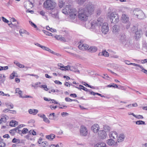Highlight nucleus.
Returning <instances> with one entry per match:
<instances>
[{
  "label": "nucleus",
  "mask_w": 147,
  "mask_h": 147,
  "mask_svg": "<svg viewBox=\"0 0 147 147\" xmlns=\"http://www.w3.org/2000/svg\"><path fill=\"white\" fill-rule=\"evenodd\" d=\"M62 12L63 13L65 14H69V11H67L65 9H63L62 11Z\"/></svg>",
  "instance_id": "58"
},
{
  "label": "nucleus",
  "mask_w": 147,
  "mask_h": 147,
  "mask_svg": "<svg viewBox=\"0 0 147 147\" xmlns=\"http://www.w3.org/2000/svg\"><path fill=\"white\" fill-rule=\"evenodd\" d=\"M88 51L91 53H94L97 50V48L94 46L90 47L88 49Z\"/></svg>",
  "instance_id": "20"
},
{
  "label": "nucleus",
  "mask_w": 147,
  "mask_h": 147,
  "mask_svg": "<svg viewBox=\"0 0 147 147\" xmlns=\"http://www.w3.org/2000/svg\"><path fill=\"white\" fill-rule=\"evenodd\" d=\"M5 143L2 142H0V146L1 147H5Z\"/></svg>",
  "instance_id": "59"
},
{
  "label": "nucleus",
  "mask_w": 147,
  "mask_h": 147,
  "mask_svg": "<svg viewBox=\"0 0 147 147\" xmlns=\"http://www.w3.org/2000/svg\"><path fill=\"white\" fill-rule=\"evenodd\" d=\"M125 136L123 133L119 135V136L117 139L118 142H121L123 141L125 139Z\"/></svg>",
  "instance_id": "16"
},
{
  "label": "nucleus",
  "mask_w": 147,
  "mask_h": 147,
  "mask_svg": "<svg viewBox=\"0 0 147 147\" xmlns=\"http://www.w3.org/2000/svg\"><path fill=\"white\" fill-rule=\"evenodd\" d=\"M125 46H129L130 45H131L132 44V42L131 41L129 40H126V42H125V44H124Z\"/></svg>",
  "instance_id": "30"
},
{
  "label": "nucleus",
  "mask_w": 147,
  "mask_h": 147,
  "mask_svg": "<svg viewBox=\"0 0 147 147\" xmlns=\"http://www.w3.org/2000/svg\"><path fill=\"white\" fill-rule=\"evenodd\" d=\"M43 121L47 123H49L50 122V121L49 120V119L46 117V116L45 115L43 114Z\"/></svg>",
  "instance_id": "37"
},
{
  "label": "nucleus",
  "mask_w": 147,
  "mask_h": 147,
  "mask_svg": "<svg viewBox=\"0 0 147 147\" xmlns=\"http://www.w3.org/2000/svg\"><path fill=\"white\" fill-rule=\"evenodd\" d=\"M65 9L67 11H69V14L70 12L72 11V10L73 9V8H71V5H70L69 4L66 5Z\"/></svg>",
  "instance_id": "21"
},
{
  "label": "nucleus",
  "mask_w": 147,
  "mask_h": 147,
  "mask_svg": "<svg viewBox=\"0 0 147 147\" xmlns=\"http://www.w3.org/2000/svg\"><path fill=\"white\" fill-rule=\"evenodd\" d=\"M84 44H81L79 45L78 47L80 49L84 50Z\"/></svg>",
  "instance_id": "52"
},
{
  "label": "nucleus",
  "mask_w": 147,
  "mask_h": 147,
  "mask_svg": "<svg viewBox=\"0 0 147 147\" xmlns=\"http://www.w3.org/2000/svg\"><path fill=\"white\" fill-rule=\"evenodd\" d=\"M29 22L32 26L34 27V28H36L37 30H38V28H37V26L34 23H33L31 21H30Z\"/></svg>",
  "instance_id": "44"
},
{
  "label": "nucleus",
  "mask_w": 147,
  "mask_h": 147,
  "mask_svg": "<svg viewBox=\"0 0 147 147\" xmlns=\"http://www.w3.org/2000/svg\"><path fill=\"white\" fill-rule=\"evenodd\" d=\"M129 17L126 14H122L121 17V21L123 23H127L129 22Z\"/></svg>",
  "instance_id": "11"
},
{
  "label": "nucleus",
  "mask_w": 147,
  "mask_h": 147,
  "mask_svg": "<svg viewBox=\"0 0 147 147\" xmlns=\"http://www.w3.org/2000/svg\"><path fill=\"white\" fill-rule=\"evenodd\" d=\"M88 92H89V94H91L93 95H95V92H94L93 91H92V90L91 89H89V91H88Z\"/></svg>",
  "instance_id": "55"
},
{
  "label": "nucleus",
  "mask_w": 147,
  "mask_h": 147,
  "mask_svg": "<svg viewBox=\"0 0 147 147\" xmlns=\"http://www.w3.org/2000/svg\"><path fill=\"white\" fill-rule=\"evenodd\" d=\"M137 29V28L134 26L131 28V30L133 32L135 33Z\"/></svg>",
  "instance_id": "48"
},
{
  "label": "nucleus",
  "mask_w": 147,
  "mask_h": 147,
  "mask_svg": "<svg viewBox=\"0 0 147 147\" xmlns=\"http://www.w3.org/2000/svg\"><path fill=\"white\" fill-rule=\"evenodd\" d=\"M18 122L12 120L9 123V125L12 127H15L16 125H17Z\"/></svg>",
  "instance_id": "25"
},
{
  "label": "nucleus",
  "mask_w": 147,
  "mask_h": 147,
  "mask_svg": "<svg viewBox=\"0 0 147 147\" xmlns=\"http://www.w3.org/2000/svg\"><path fill=\"white\" fill-rule=\"evenodd\" d=\"M56 116L54 113H52L50 114L49 116V119H50L54 120V117Z\"/></svg>",
  "instance_id": "32"
},
{
  "label": "nucleus",
  "mask_w": 147,
  "mask_h": 147,
  "mask_svg": "<svg viewBox=\"0 0 147 147\" xmlns=\"http://www.w3.org/2000/svg\"><path fill=\"white\" fill-rule=\"evenodd\" d=\"M45 50L49 52L50 53L52 54H55V52L54 51H52V50L50 49L49 48L47 47H46Z\"/></svg>",
  "instance_id": "41"
},
{
  "label": "nucleus",
  "mask_w": 147,
  "mask_h": 147,
  "mask_svg": "<svg viewBox=\"0 0 147 147\" xmlns=\"http://www.w3.org/2000/svg\"><path fill=\"white\" fill-rule=\"evenodd\" d=\"M16 65L20 68H23L25 67V66L24 65H22L20 63H19L18 64H16Z\"/></svg>",
  "instance_id": "51"
},
{
  "label": "nucleus",
  "mask_w": 147,
  "mask_h": 147,
  "mask_svg": "<svg viewBox=\"0 0 147 147\" xmlns=\"http://www.w3.org/2000/svg\"><path fill=\"white\" fill-rule=\"evenodd\" d=\"M55 135L53 134H51L50 135H47L46 136V138L48 139L53 140L55 138Z\"/></svg>",
  "instance_id": "29"
},
{
  "label": "nucleus",
  "mask_w": 147,
  "mask_h": 147,
  "mask_svg": "<svg viewBox=\"0 0 147 147\" xmlns=\"http://www.w3.org/2000/svg\"><path fill=\"white\" fill-rule=\"evenodd\" d=\"M56 3L53 0H47L43 3V7L47 10H51L49 12L53 17L57 18V11L55 8Z\"/></svg>",
  "instance_id": "2"
},
{
  "label": "nucleus",
  "mask_w": 147,
  "mask_h": 147,
  "mask_svg": "<svg viewBox=\"0 0 147 147\" xmlns=\"http://www.w3.org/2000/svg\"><path fill=\"white\" fill-rule=\"evenodd\" d=\"M9 111H11L14 112L15 113H16V111L15 110H9L7 109H5L3 111L4 113H6V111L8 112Z\"/></svg>",
  "instance_id": "50"
},
{
  "label": "nucleus",
  "mask_w": 147,
  "mask_h": 147,
  "mask_svg": "<svg viewBox=\"0 0 147 147\" xmlns=\"http://www.w3.org/2000/svg\"><path fill=\"white\" fill-rule=\"evenodd\" d=\"M22 134H26L28 132V129L27 128H24L22 130Z\"/></svg>",
  "instance_id": "45"
},
{
  "label": "nucleus",
  "mask_w": 147,
  "mask_h": 147,
  "mask_svg": "<svg viewBox=\"0 0 147 147\" xmlns=\"http://www.w3.org/2000/svg\"><path fill=\"white\" fill-rule=\"evenodd\" d=\"M19 32L20 34H26L28 35H29V33L28 32L23 29H20Z\"/></svg>",
  "instance_id": "31"
},
{
  "label": "nucleus",
  "mask_w": 147,
  "mask_h": 147,
  "mask_svg": "<svg viewBox=\"0 0 147 147\" xmlns=\"http://www.w3.org/2000/svg\"><path fill=\"white\" fill-rule=\"evenodd\" d=\"M73 68L74 67L73 66L67 65V66H64V69H65V70H69L71 71H74V70L73 69Z\"/></svg>",
  "instance_id": "26"
},
{
  "label": "nucleus",
  "mask_w": 147,
  "mask_h": 147,
  "mask_svg": "<svg viewBox=\"0 0 147 147\" xmlns=\"http://www.w3.org/2000/svg\"><path fill=\"white\" fill-rule=\"evenodd\" d=\"M103 19L102 18L100 17L98 18L96 21H93L91 23H89L91 25V28L92 29L99 28V26H101L103 24Z\"/></svg>",
  "instance_id": "5"
},
{
  "label": "nucleus",
  "mask_w": 147,
  "mask_h": 147,
  "mask_svg": "<svg viewBox=\"0 0 147 147\" xmlns=\"http://www.w3.org/2000/svg\"><path fill=\"white\" fill-rule=\"evenodd\" d=\"M55 37L58 40L62 41H65V39L61 35H56L55 36Z\"/></svg>",
  "instance_id": "23"
},
{
  "label": "nucleus",
  "mask_w": 147,
  "mask_h": 147,
  "mask_svg": "<svg viewBox=\"0 0 147 147\" xmlns=\"http://www.w3.org/2000/svg\"><path fill=\"white\" fill-rule=\"evenodd\" d=\"M98 56H104L105 57H108L109 56V53L105 50L103 51L102 52L99 53Z\"/></svg>",
  "instance_id": "19"
},
{
  "label": "nucleus",
  "mask_w": 147,
  "mask_h": 147,
  "mask_svg": "<svg viewBox=\"0 0 147 147\" xmlns=\"http://www.w3.org/2000/svg\"><path fill=\"white\" fill-rule=\"evenodd\" d=\"M99 127L98 125L94 124L91 127V129L94 133H96L99 129Z\"/></svg>",
  "instance_id": "15"
},
{
  "label": "nucleus",
  "mask_w": 147,
  "mask_h": 147,
  "mask_svg": "<svg viewBox=\"0 0 147 147\" xmlns=\"http://www.w3.org/2000/svg\"><path fill=\"white\" fill-rule=\"evenodd\" d=\"M42 31L44 33H45V34H46V35H48L49 36H52V34L51 33L47 31L43 30H42Z\"/></svg>",
  "instance_id": "40"
},
{
  "label": "nucleus",
  "mask_w": 147,
  "mask_h": 147,
  "mask_svg": "<svg viewBox=\"0 0 147 147\" xmlns=\"http://www.w3.org/2000/svg\"><path fill=\"white\" fill-rule=\"evenodd\" d=\"M110 138L112 139H115L118 136V134L116 131H111L109 133Z\"/></svg>",
  "instance_id": "14"
},
{
  "label": "nucleus",
  "mask_w": 147,
  "mask_h": 147,
  "mask_svg": "<svg viewBox=\"0 0 147 147\" xmlns=\"http://www.w3.org/2000/svg\"><path fill=\"white\" fill-rule=\"evenodd\" d=\"M13 142L16 143L17 144L19 143L20 142V140L19 139H17L16 138H14L12 141Z\"/></svg>",
  "instance_id": "42"
},
{
  "label": "nucleus",
  "mask_w": 147,
  "mask_h": 147,
  "mask_svg": "<svg viewBox=\"0 0 147 147\" xmlns=\"http://www.w3.org/2000/svg\"><path fill=\"white\" fill-rule=\"evenodd\" d=\"M130 65H133L134 66L138 67H140V68H143L142 66H141L139 64H136L135 63H131Z\"/></svg>",
  "instance_id": "46"
},
{
  "label": "nucleus",
  "mask_w": 147,
  "mask_h": 147,
  "mask_svg": "<svg viewBox=\"0 0 147 147\" xmlns=\"http://www.w3.org/2000/svg\"><path fill=\"white\" fill-rule=\"evenodd\" d=\"M119 26L117 25L113 26L112 28V31L113 33L115 34L118 33L119 31Z\"/></svg>",
  "instance_id": "13"
},
{
  "label": "nucleus",
  "mask_w": 147,
  "mask_h": 147,
  "mask_svg": "<svg viewBox=\"0 0 147 147\" xmlns=\"http://www.w3.org/2000/svg\"><path fill=\"white\" fill-rule=\"evenodd\" d=\"M41 88H44V89L46 91H47L48 90V88H47V86L46 85H41L40 86Z\"/></svg>",
  "instance_id": "49"
},
{
  "label": "nucleus",
  "mask_w": 147,
  "mask_h": 147,
  "mask_svg": "<svg viewBox=\"0 0 147 147\" xmlns=\"http://www.w3.org/2000/svg\"><path fill=\"white\" fill-rule=\"evenodd\" d=\"M111 138L107 140L106 143L109 145L110 146H117V143L116 141Z\"/></svg>",
  "instance_id": "9"
},
{
  "label": "nucleus",
  "mask_w": 147,
  "mask_h": 147,
  "mask_svg": "<svg viewBox=\"0 0 147 147\" xmlns=\"http://www.w3.org/2000/svg\"><path fill=\"white\" fill-rule=\"evenodd\" d=\"M103 128L106 131H109L110 129V127L107 125H105L104 126Z\"/></svg>",
  "instance_id": "38"
},
{
  "label": "nucleus",
  "mask_w": 147,
  "mask_h": 147,
  "mask_svg": "<svg viewBox=\"0 0 147 147\" xmlns=\"http://www.w3.org/2000/svg\"><path fill=\"white\" fill-rule=\"evenodd\" d=\"M24 6L27 9H29L32 8L33 7V1L29 0L24 2Z\"/></svg>",
  "instance_id": "6"
},
{
  "label": "nucleus",
  "mask_w": 147,
  "mask_h": 147,
  "mask_svg": "<svg viewBox=\"0 0 147 147\" xmlns=\"http://www.w3.org/2000/svg\"><path fill=\"white\" fill-rule=\"evenodd\" d=\"M1 68L2 70H6L8 69V67L7 66H5L4 67H2Z\"/></svg>",
  "instance_id": "60"
},
{
  "label": "nucleus",
  "mask_w": 147,
  "mask_h": 147,
  "mask_svg": "<svg viewBox=\"0 0 147 147\" xmlns=\"http://www.w3.org/2000/svg\"><path fill=\"white\" fill-rule=\"evenodd\" d=\"M142 34V32L140 30H137L135 32V36L137 37H140Z\"/></svg>",
  "instance_id": "24"
},
{
  "label": "nucleus",
  "mask_w": 147,
  "mask_h": 147,
  "mask_svg": "<svg viewBox=\"0 0 147 147\" xmlns=\"http://www.w3.org/2000/svg\"><path fill=\"white\" fill-rule=\"evenodd\" d=\"M65 3L63 2V0H59V6L60 8H62L64 5Z\"/></svg>",
  "instance_id": "28"
},
{
  "label": "nucleus",
  "mask_w": 147,
  "mask_h": 147,
  "mask_svg": "<svg viewBox=\"0 0 147 147\" xmlns=\"http://www.w3.org/2000/svg\"><path fill=\"white\" fill-rule=\"evenodd\" d=\"M89 46L86 44H84V49L86 50L88 49Z\"/></svg>",
  "instance_id": "64"
},
{
  "label": "nucleus",
  "mask_w": 147,
  "mask_h": 147,
  "mask_svg": "<svg viewBox=\"0 0 147 147\" xmlns=\"http://www.w3.org/2000/svg\"><path fill=\"white\" fill-rule=\"evenodd\" d=\"M80 132V135L83 136H86L88 134L87 130L86 127L84 126L81 127Z\"/></svg>",
  "instance_id": "8"
},
{
  "label": "nucleus",
  "mask_w": 147,
  "mask_h": 147,
  "mask_svg": "<svg viewBox=\"0 0 147 147\" xmlns=\"http://www.w3.org/2000/svg\"><path fill=\"white\" fill-rule=\"evenodd\" d=\"M42 146L45 147L47 145L48 143L47 142H42Z\"/></svg>",
  "instance_id": "62"
},
{
  "label": "nucleus",
  "mask_w": 147,
  "mask_h": 147,
  "mask_svg": "<svg viewBox=\"0 0 147 147\" xmlns=\"http://www.w3.org/2000/svg\"><path fill=\"white\" fill-rule=\"evenodd\" d=\"M120 40L122 43L123 44H125V42L127 40L126 39V37L125 35L123 34H120Z\"/></svg>",
  "instance_id": "17"
},
{
  "label": "nucleus",
  "mask_w": 147,
  "mask_h": 147,
  "mask_svg": "<svg viewBox=\"0 0 147 147\" xmlns=\"http://www.w3.org/2000/svg\"><path fill=\"white\" fill-rule=\"evenodd\" d=\"M65 100L67 102H71L74 100V99H72L68 97H66L65 98Z\"/></svg>",
  "instance_id": "54"
},
{
  "label": "nucleus",
  "mask_w": 147,
  "mask_h": 147,
  "mask_svg": "<svg viewBox=\"0 0 147 147\" xmlns=\"http://www.w3.org/2000/svg\"><path fill=\"white\" fill-rule=\"evenodd\" d=\"M142 47L143 49L144 50H145L146 51H147V45L146 42L144 41L143 42Z\"/></svg>",
  "instance_id": "34"
},
{
  "label": "nucleus",
  "mask_w": 147,
  "mask_h": 147,
  "mask_svg": "<svg viewBox=\"0 0 147 147\" xmlns=\"http://www.w3.org/2000/svg\"><path fill=\"white\" fill-rule=\"evenodd\" d=\"M50 103H54L55 104H59V105H60L58 103V102H57L54 99H51V100L50 101Z\"/></svg>",
  "instance_id": "53"
},
{
  "label": "nucleus",
  "mask_w": 147,
  "mask_h": 147,
  "mask_svg": "<svg viewBox=\"0 0 147 147\" xmlns=\"http://www.w3.org/2000/svg\"><path fill=\"white\" fill-rule=\"evenodd\" d=\"M136 118L138 119H142L143 118V116L140 115H137L136 116Z\"/></svg>",
  "instance_id": "57"
},
{
  "label": "nucleus",
  "mask_w": 147,
  "mask_h": 147,
  "mask_svg": "<svg viewBox=\"0 0 147 147\" xmlns=\"http://www.w3.org/2000/svg\"><path fill=\"white\" fill-rule=\"evenodd\" d=\"M6 117H7L6 115L3 116L1 117V119H0V124L1 123V121H3L4 122H5L6 121Z\"/></svg>",
  "instance_id": "36"
},
{
  "label": "nucleus",
  "mask_w": 147,
  "mask_h": 147,
  "mask_svg": "<svg viewBox=\"0 0 147 147\" xmlns=\"http://www.w3.org/2000/svg\"><path fill=\"white\" fill-rule=\"evenodd\" d=\"M136 123L137 125L145 124V122L141 120L137 121L136 122Z\"/></svg>",
  "instance_id": "35"
},
{
  "label": "nucleus",
  "mask_w": 147,
  "mask_h": 147,
  "mask_svg": "<svg viewBox=\"0 0 147 147\" xmlns=\"http://www.w3.org/2000/svg\"><path fill=\"white\" fill-rule=\"evenodd\" d=\"M16 74V73H15V72L13 71L10 76V78L11 79H13L14 78L15 76H16V75H15Z\"/></svg>",
  "instance_id": "47"
},
{
  "label": "nucleus",
  "mask_w": 147,
  "mask_h": 147,
  "mask_svg": "<svg viewBox=\"0 0 147 147\" xmlns=\"http://www.w3.org/2000/svg\"><path fill=\"white\" fill-rule=\"evenodd\" d=\"M107 16L111 23L116 24L119 21V17L118 13L115 11H111L110 8L108 10Z\"/></svg>",
  "instance_id": "3"
},
{
  "label": "nucleus",
  "mask_w": 147,
  "mask_h": 147,
  "mask_svg": "<svg viewBox=\"0 0 147 147\" xmlns=\"http://www.w3.org/2000/svg\"><path fill=\"white\" fill-rule=\"evenodd\" d=\"M86 0H76L77 3L80 5H82L85 2Z\"/></svg>",
  "instance_id": "33"
},
{
  "label": "nucleus",
  "mask_w": 147,
  "mask_h": 147,
  "mask_svg": "<svg viewBox=\"0 0 147 147\" xmlns=\"http://www.w3.org/2000/svg\"><path fill=\"white\" fill-rule=\"evenodd\" d=\"M2 18L3 21L5 22L6 23H8L9 22V21L7 20L5 18L3 17H2Z\"/></svg>",
  "instance_id": "56"
},
{
  "label": "nucleus",
  "mask_w": 147,
  "mask_h": 147,
  "mask_svg": "<svg viewBox=\"0 0 147 147\" xmlns=\"http://www.w3.org/2000/svg\"><path fill=\"white\" fill-rule=\"evenodd\" d=\"M28 111L30 114L35 115L38 113V110L36 109H30L28 110Z\"/></svg>",
  "instance_id": "18"
},
{
  "label": "nucleus",
  "mask_w": 147,
  "mask_h": 147,
  "mask_svg": "<svg viewBox=\"0 0 147 147\" xmlns=\"http://www.w3.org/2000/svg\"><path fill=\"white\" fill-rule=\"evenodd\" d=\"M16 93H18L20 95H22V92L20 90L19 88H18L16 89Z\"/></svg>",
  "instance_id": "39"
},
{
  "label": "nucleus",
  "mask_w": 147,
  "mask_h": 147,
  "mask_svg": "<svg viewBox=\"0 0 147 147\" xmlns=\"http://www.w3.org/2000/svg\"><path fill=\"white\" fill-rule=\"evenodd\" d=\"M69 15V18L70 19H74L76 17V9L73 8L72 11L70 12Z\"/></svg>",
  "instance_id": "12"
},
{
  "label": "nucleus",
  "mask_w": 147,
  "mask_h": 147,
  "mask_svg": "<svg viewBox=\"0 0 147 147\" xmlns=\"http://www.w3.org/2000/svg\"><path fill=\"white\" fill-rule=\"evenodd\" d=\"M94 147H106V145L104 143H99L95 144Z\"/></svg>",
  "instance_id": "22"
},
{
  "label": "nucleus",
  "mask_w": 147,
  "mask_h": 147,
  "mask_svg": "<svg viewBox=\"0 0 147 147\" xmlns=\"http://www.w3.org/2000/svg\"><path fill=\"white\" fill-rule=\"evenodd\" d=\"M141 68L142 69V70H141L144 73L147 75V70L144 69L143 67L142 68Z\"/></svg>",
  "instance_id": "61"
},
{
  "label": "nucleus",
  "mask_w": 147,
  "mask_h": 147,
  "mask_svg": "<svg viewBox=\"0 0 147 147\" xmlns=\"http://www.w3.org/2000/svg\"><path fill=\"white\" fill-rule=\"evenodd\" d=\"M98 135L99 138L101 139H103L106 138L107 134L105 131L101 130L98 131Z\"/></svg>",
  "instance_id": "10"
},
{
  "label": "nucleus",
  "mask_w": 147,
  "mask_h": 147,
  "mask_svg": "<svg viewBox=\"0 0 147 147\" xmlns=\"http://www.w3.org/2000/svg\"><path fill=\"white\" fill-rule=\"evenodd\" d=\"M132 14L134 17L140 19H143L145 18V16L144 12L142 10L138 8L133 10Z\"/></svg>",
  "instance_id": "4"
},
{
  "label": "nucleus",
  "mask_w": 147,
  "mask_h": 147,
  "mask_svg": "<svg viewBox=\"0 0 147 147\" xmlns=\"http://www.w3.org/2000/svg\"><path fill=\"white\" fill-rule=\"evenodd\" d=\"M95 9L94 5L91 3L84 5V8H81L78 11V17L82 21L87 20L88 17L93 14Z\"/></svg>",
  "instance_id": "1"
},
{
  "label": "nucleus",
  "mask_w": 147,
  "mask_h": 147,
  "mask_svg": "<svg viewBox=\"0 0 147 147\" xmlns=\"http://www.w3.org/2000/svg\"><path fill=\"white\" fill-rule=\"evenodd\" d=\"M18 130V128H15L11 129L9 131V133L12 136H14L15 134L16 133V131Z\"/></svg>",
  "instance_id": "27"
},
{
  "label": "nucleus",
  "mask_w": 147,
  "mask_h": 147,
  "mask_svg": "<svg viewBox=\"0 0 147 147\" xmlns=\"http://www.w3.org/2000/svg\"><path fill=\"white\" fill-rule=\"evenodd\" d=\"M79 86L80 87H81V88H82V89L84 90L87 92H88V91H89V89H87L86 88V87H85L82 85H80Z\"/></svg>",
  "instance_id": "43"
},
{
  "label": "nucleus",
  "mask_w": 147,
  "mask_h": 147,
  "mask_svg": "<svg viewBox=\"0 0 147 147\" xmlns=\"http://www.w3.org/2000/svg\"><path fill=\"white\" fill-rule=\"evenodd\" d=\"M101 31L104 34H106L109 30L108 24L107 23H104L101 27Z\"/></svg>",
  "instance_id": "7"
},
{
  "label": "nucleus",
  "mask_w": 147,
  "mask_h": 147,
  "mask_svg": "<svg viewBox=\"0 0 147 147\" xmlns=\"http://www.w3.org/2000/svg\"><path fill=\"white\" fill-rule=\"evenodd\" d=\"M55 83L57 84L61 85L62 84V83L58 80H55L54 81Z\"/></svg>",
  "instance_id": "63"
}]
</instances>
